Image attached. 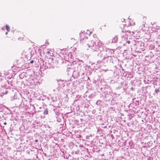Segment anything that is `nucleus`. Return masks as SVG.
Instances as JSON below:
<instances>
[{
  "label": "nucleus",
  "mask_w": 160,
  "mask_h": 160,
  "mask_svg": "<svg viewBox=\"0 0 160 160\" xmlns=\"http://www.w3.org/2000/svg\"><path fill=\"white\" fill-rule=\"evenodd\" d=\"M87 45L89 48H92V49L94 50L96 49V46L98 47V49L102 51L103 50V44L99 40L96 41V42L92 41L90 43H88Z\"/></svg>",
  "instance_id": "nucleus-1"
},
{
  "label": "nucleus",
  "mask_w": 160,
  "mask_h": 160,
  "mask_svg": "<svg viewBox=\"0 0 160 160\" xmlns=\"http://www.w3.org/2000/svg\"><path fill=\"white\" fill-rule=\"evenodd\" d=\"M127 23L126 24L124 23V22H123L122 24L123 25H125L126 27H128L131 26H133L135 24L134 22L133 21V20L131 19H128L127 20Z\"/></svg>",
  "instance_id": "nucleus-2"
},
{
  "label": "nucleus",
  "mask_w": 160,
  "mask_h": 160,
  "mask_svg": "<svg viewBox=\"0 0 160 160\" xmlns=\"http://www.w3.org/2000/svg\"><path fill=\"white\" fill-rule=\"evenodd\" d=\"M123 39H124V40L126 41V42H125L123 41L122 42V43H123V45L124 46H128V44H130L131 42L130 40H128L127 38L126 39V40H125V39L124 38H123Z\"/></svg>",
  "instance_id": "nucleus-3"
},
{
  "label": "nucleus",
  "mask_w": 160,
  "mask_h": 160,
  "mask_svg": "<svg viewBox=\"0 0 160 160\" xmlns=\"http://www.w3.org/2000/svg\"><path fill=\"white\" fill-rule=\"evenodd\" d=\"M85 33H86L85 37H87V35L90 36V34L92 33V32H90V31H83V32H82V34H84Z\"/></svg>",
  "instance_id": "nucleus-4"
},
{
  "label": "nucleus",
  "mask_w": 160,
  "mask_h": 160,
  "mask_svg": "<svg viewBox=\"0 0 160 160\" xmlns=\"http://www.w3.org/2000/svg\"><path fill=\"white\" fill-rule=\"evenodd\" d=\"M60 88L59 87H58L57 88H56L55 89H54L53 90V91L54 92V93L55 94H58L59 92V90Z\"/></svg>",
  "instance_id": "nucleus-5"
},
{
  "label": "nucleus",
  "mask_w": 160,
  "mask_h": 160,
  "mask_svg": "<svg viewBox=\"0 0 160 160\" xmlns=\"http://www.w3.org/2000/svg\"><path fill=\"white\" fill-rule=\"evenodd\" d=\"M118 36H115L114 37L112 38V42H117L118 41Z\"/></svg>",
  "instance_id": "nucleus-6"
},
{
  "label": "nucleus",
  "mask_w": 160,
  "mask_h": 160,
  "mask_svg": "<svg viewBox=\"0 0 160 160\" xmlns=\"http://www.w3.org/2000/svg\"><path fill=\"white\" fill-rule=\"evenodd\" d=\"M48 114V110L46 109L44 112V115H46Z\"/></svg>",
  "instance_id": "nucleus-7"
},
{
  "label": "nucleus",
  "mask_w": 160,
  "mask_h": 160,
  "mask_svg": "<svg viewBox=\"0 0 160 160\" xmlns=\"http://www.w3.org/2000/svg\"><path fill=\"white\" fill-rule=\"evenodd\" d=\"M6 28L7 30H8L10 29L9 27L7 25H6Z\"/></svg>",
  "instance_id": "nucleus-8"
},
{
  "label": "nucleus",
  "mask_w": 160,
  "mask_h": 160,
  "mask_svg": "<svg viewBox=\"0 0 160 160\" xmlns=\"http://www.w3.org/2000/svg\"><path fill=\"white\" fill-rule=\"evenodd\" d=\"M71 40H73L74 41L73 43H77V40H75L74 38H71Z\"/></svg>",
  "instance_id": "nucleus-9"
},
{
  "label": "nucleus",
  "mask_w": 160,
  "mask_h": 160,
  "mask_svg": "<svg viewBox=\"0 0 160 160\" xmlns=\"http://www.w3.org/2000/svg\"><path fill=\"white\" fill-rule=\"evenodd\" d=\"M155 91L156 93H158L159 92V90L158 89H155Z\"/></svg>",
  "instance_id": "nucleus-10"
},
{
  "label": "nucleus",
  "mask_w": 160,
  "mask_h": 160,
  "mask_svg": "<svg viewBox=\"0 0 160 160\" xmlns=\"http://www.w3.org/2000/svg\"><path fill=\"white\" fill-rule=\"evenodd\" d=\"M33 61L32 60L31 61H30V63H33Z\"/></svg>",
  "instance_id": "nucleus-11"
},
{
  "label": "nucleus",
  "mask_w": 160,
  "mask_h": 160,
  "mask_svg": "<svg viewBox=\"0 0 160 160\" xmlns=\"http://www.w3.org/2000/svg\"><path fill=\"white\" fill-rule=\"evenodd\" d=\"M9 31H7V32H5V34H6V35H7V34L8 33V32H9Z\"/></svg>",
  "instance_id": "nucleus-12"
},
{
  "label": "nucleus",
  "mask_w": 160,
  "mask_h": 160,
  "mask_svg": "<svg viewBox=\"0 0 160 160\" xmlns=\"http://www.w3.org/2000/svg\"><path fill=\"white\" fill-rule=\"evenodd\" d=\"M3 124L4 125H6L7 124V123L6 122H4Z\"/></svg>",
  "instance_id": "nucleus-13"
},
{
  "label": "nucleus",
  "mask_w": 160,
  "mask_h": 160,
  "mask_svg": "<svg viewBox=\"0 0 160 160\" xmlns=\"http://www.w3.org/2000/svg\"><path fill=\"white\" fill-rule=\"evenodd\" d=\"M47 53H49V51H47Z\"/></svg>",
  "instance_id": "nucleus-14"
},
{
  "label": "nucleus",
  "mask_w": 160,
  "mask_h": 160,
  "mask_svg": "<svg viewBox=\"0 0 160 160\" xmlns=\"http://www.w3.org/2000/svg\"><path fill=\"white\" fill-rule=\"evenodd\" d=\"M48 160H52L50 159H48Z\"/></svg>",
  "instance_id": "nucleus-15"
},
{
  "label": "nucleus",
  "mask_w": 160,
  "mask_h": 160,
  "mask_svg": "<svg viewBox=\"0 0 160 160\" xmlns=\"http://www.w3.org/2000/svg\"><path fill=\"white\" fill-rule=\"evenodd\" d=\"M5 93L6 94H7V91H6V92H5Z\"/></svg>",
  "instance_id": "nucleus-16"
},
{
  "label": "nucleus",
  "mask_w": 160,
  "mask_h": 160,
  "mask_svg": "<svg viewBox=\"0 0 160 160\" xmlns=\"http://www.w3.org/2000/svg\"><path fill=\"white\" fill-rule=\"evenodd\" d=\"M36 141H38V140H36Z\"/></svg>",
  "instance_id": "nucleus-17"
}]
</instances>
